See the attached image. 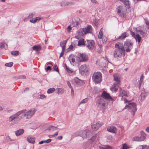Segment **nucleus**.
I'll return each mask as SVG.
<instances>
[{"label": "nucleus", "instance_id": "64", "mask_svg": "<svg viewBox=\"0 0 149 149\" xmlns=\"http://www.w3.org/2000/svg\"><path fill=\"white\" fill-rule=\"evenodd\" d=\"M46 70H51V67L50 66H48L46 69Z\"/></svg>", "mask_w": 149, "mask_h": 149}, {"label": "nucleus", "instance_id": "14", "mask_svg": "<svg viewBox=\"0 0 149 149\" xmlns=\"http://www.w3.org/2000/svg\"><path fill=\"white\" fill-rule=\"evenodd\" d=\"M79 58V61L83 62L87 61L88 59V56L84 53H80L78 55Z\"/></svg>", "mask_w": 149, "mask_h": 149}, {"label": "nucleus", "instance_id": "43", "mask_svg": "<svg viewBox=\"0 0 149 149\" xmlns=\"http://www.w3.org/2000/svg\"><path fill=\"white\" fill-rule=\"evenodd\" d=\"M102 28L99 32V35H98V38L100 39H101L102 38L103 35L102 32Z\"/></svg>", "mask_w": 149, "mask_h": 149}, {"label": "nucleus", "instance_id": "53", "mask_svg": "<svg viewBox=\"0 0 149 149\" xmlns=\"http://www.w3.org/2000/svg\"><path fill=\"white\" fill-rule=\"evenodd\" d=\"M0 47L1 48H3L5 46L4 43L1 42L0 43Z\"/></svg>", "mask_w": 149, "mask_h": 149}, {"label": "nucleus", "instance_id": "3", "mask_svg": "<svg viewBox=\"0 0 149 149\" xmlns=\"http://www.w3.org/2000/svg\"><path fill=\"white\" fill-rule=\"evenodd\" d=\"M124 109H128L131 112L133 116H134L137 110L136 104L134 102L129 103L128 105H126Z\"/></svg>", "mask_w": 149, "mask_h": 149}, {"label": "nucleus", "instance_id": "7", "mask_svg": "<svg viewBox=\"0 0 149 149\" xmlns=\"http://www.w3.org/2000/svg\"><path fill=\"white\" fill-rule=\"evenodd\" d=\"M91 134V132L90 130H84L80 131L77 134V136L85 139L88 137Z\"/></svg>", "mask_w": 149, "mask_h": 149}, {"label": "nucleus", "instance_id": "49", "mask_svg": "<svg viewBox=\"0 0 149 149\" xmlns=\"http://www.w3.org/2000/svg\"><path fill=\"white\" fill-rule=\"evenodd\" d=\"M53 69L54 71L57 72H58V68L56 65H55L53 67Z\"/></svg>", "mask_w": 149, "mask_h": 149}, {"label": "nucleus", "instance_id": "47", "mask_svg": "<svg viewBox=\"0 0 149 149\" xmlns=\"http://www.w3.org/2000/svg\"><path fill=\"white\" fill-rule=\"evenodd\" d=\"M88 101V99L87 98H86L83 99L80 102L81 104H84L85 103L87 102Z\"/></svg>", "mask_w": 149, "mask_h": 149}, {"label": "nucleus", "instance_id": "40", "mask_svg": "<svg viewBox=\"0 0 149 149\" xmlns=\"http://www.w3.org/2000/svg\"><path fill=\"white\" fill-rule=\"evenodd\" d=\"M79 24V22L77 21L73 22L72 24V27H76Z\"/></svg>", "mask_w": 149, "mask_h": 149}, {"label": "nucleus", "instance_id": "6", "mask_svg": "<svg viewBox=\"0 0 149 149\" xmlns=\"http://www.w3.org/2000/svg\"><path fill=\"white\" fill-rule=\"evenodd\" d=\"M146 134L143 131H141V136H135L132 139L133 141H144L146 139Z\"/></svg>", "mask_w": 149, "mask_h": 149}, {"label": "nucleus", "instance_id": "8", "mask_svg": "<svg viewBox=\"0 0 149 149\" xmlns=\"http://www.w3.org/2000/svg\"><path fill=\"white\" fill-rule=\"evenodd\" d=\"M117 13L121 17H124L126 15V10L125 7L122 6H119L117 8Z\"/></svg>", "mask_w": 149, "mask_h": 149}, {"label": "nucleus", "instance_id": "18", "mask_svg": "<svg viewBox=\"0 0 149 149\" xmlns=\"http://www.w3.org/2000/svg\"><path fill=\"white\" fill-rule=\"evenodd\" d=\"M131 34L132 36L135 38L136 41H138L139 43L141 41V37L139 36V33H136V35L134 33L131 31Z\"/></svg>", "mask_w": 149, "mask_h": 149}, {"label": "nucleus", "instance_id": "23", "mask_svg": "<svg viewBox=\"0 0 149 149\" xmlns=\"http://www.w3.org/2000/svg\"><path fill=\"white\" fill-rule=\"evenodd\" d=\"M35 138L31 136H29L27 138V140L28 141L31 143H35Z\"/></svg>", "mask_w": 149, "mask_h": 149}, {"label": "nucleus", "instance_id": "33", "mask_svg": "<svg viewBox=\"0 0 149 149\" xmlns=\"http://www.w3.org/2000/svg\"><path fill=\"white\" fill-rule=\"evenodd\" d=\"M32 48L33 50L38 51L41 50V47L39 45H37L33 46Z\"/></svg>", "mask_w": 149, "mask_h": 149}, {"label": "nucleus", "instance_id": "38", "mask_svg": "<svg viewBox=\"0 0 149 149\" xmlns=\"http://www.w3.org/2000/svg\"><path fill=\"white\" fill-rule=\"evenodd\" d=\"M84 45V40L83 39H81L79 40L78 45L80 46Z\"/></svg>", "mask_w": 149, "mask_h": 149}, {"label": "nucleus", "instance_id": "51", "mask_svg": "<svg viewBox=\"0 0 149 149\" xmlns=\"http://www.w3.org/2000/svg\"><path fill=\"white\" fill-rule=\"evenodd\" d=\"M64 90L63 89L61 88H58V93L59 94L60 93H63L64 92Z\"/></svg>", "mask_w": 149, "mask_h": 149}, {"label": "nucleus", "instance_id": "26", "mask_svg": "<svg viewBox=\"0 0 149 149\" xmlns=\"http://www.w3.org/2000/svg\"><path fill=\"white\" fill-rule=\"evenodd\" d=\"M24 132V130L23 129H20L15 132V134L17 136H18L22 134Z\"/></svg>", "mask_w": 149, "mask_h": 149}, {"label": "nucleus", "instance_id": "46", "mask_svg": "<svg viewBox=\"0 0 149 149\" xmlns=\"http://www.w3.org/2000/svg\"><path fill=\"white\" fill-rule=\"evenodd\" d=\"M129 148L128 145L125 143L123 144V147L122 149H127Z\"/></svg>", "mask_w": 149, "mask_h": 149}, {"label": "nucleus", "instance_id": "50", "mask_svg": "<svg viewBox=\"0 0 149 149\" xmlns=\"http://www.w3.org/2000/svg\"><path fill=\"white\" fill-rule=\"evenodd\" d=\"M107 40V38L106 37H104L102 39V42L104 43H105Z\"/></svg>", "mask_w": 149, "mask_h": 149}, {"label": "nucleus", "instance_id": "22", "mask_svg": "<svg viewBox=\"0 0 149 149\" xmlns=\"http://www.w3.org/2000/svg\"><path fill=\"white\" fill-rule=\"evenodd\" d=\"M114 80L116 81V83L120 84V77L119 74H115L113 75Z\"/></svg>", "mask_w": 149, "mask_h": 149}, {"label": "nucleus", "instance_id": "19", "mask_svg": "<svg viewBox=\"0 0 149 149\" xmlns=\"http://www.w3.org/2000/svg\"><path fill=\"white\" fill-rule=\"evenodd\" d=\"M120 84H118L117 83H115L113 84L112 86L110 88V90L113 92L117 91L118 88V85H120Z\"/></svg>", "mask_w": 149, "mask_h": 149}, {"label": "nucleus", "instance_id": "15", "mask_svg": "<svg viewBox=\"0 0 149 149\" xmlns=\"http://www.w3.org/2000/svg\"><path fill=\"white\" fill-rule=\"evenodd\" d=\"M103 124V123L99 121L96 124H93L91 126V128L94 130L96 131L98 130L99 127H100Z\"/></svg>", "mask_w": 149, "mask_h": 149}, {"label": "nucleus", "instance_id": "55", "mask_svg": "<svg viewBox=\"0 0 149 149\" xmlns=\"http://www.w3.org/2000/svg\"><path fill=\"white\" fill-rule=\"evenodd\" d=\"M67 84L70 88H72V87L69 81H67Z\"/></svg>", "mask_w": 149, "mask_h": 149}, {"label": "nucleus", "instance_id": "4", "mask_svg": "<svg viewBox=\"0 0 149 149\" xmlns=\"http://www.w3.org/2000/svg\"><path fill=\"white\" fill-rule=\"evenodd\" d=\"M92 30V26L88 25L86 27L80 29L79 30V33L81 36H84L88 33H91Z\"/></svg>", "mask_w": 149, "mask_h": 149}, {"label": "nucleus", "instance_id": "13", "mask_svg": "<svg viewBox=\"0 0 149 149\" xmlns=\"http://www.w3.org/2000/svg\"><path fill=\"white\" fill-rule=\"evenodd\" d=\"M80 72L82 74H86L89 70L88 66L85 64L82 65L79 68Z\"/></svg>", "mask_w": 149, "mask_h": 149}, {"label": "nucleus", "instance_id": "56", "mask_svg": "<svg viewBox=\"0 0 149 149\" xmlns=\"http://www.w3.org/2000/svg\"><path fill=\"white\" fill-rule=\"evenodd\" d=\"M73 27H72V24L70 25H69L68 27V32H70V30L72 29V28Z\"/></svg>", "mask_w": 149, "mask_h": 149}, {"label": "nucleus", "instance_id": "25", "mask_svg": "<svg viewBox=\"0 0 149 149\" xmlns=\"http://www.w3.org/2000/svg\"><path fill=\"white\" fill-rule=\"evenodd\" d=\"M41 19V18L39 17H36L35 18H32L30 20V22L31 23L34 24L36 22H39Z\"/></svg>", "mask_w": 149, "mask_h": 149}, {"label": "nucleus", "instance_id": "60", "mask_svg": "<svg viewBox=\"0 0 149 149\" xmlns=\"http://www.w3.org/2000/svg\"><path fill=\"white\" fill-rule=\"evenodd\" d=\"M71 94L72 95L74 96V89H73V88H71Z\"/></svg>", "mask_w": 149, "mask_h": 149}, {"label": "nucleus", "instance_id": "37", "mask_svg": "<svg viewBox=\"0 0 149 149\" xmlns=\"http://www.w3.org/2000/svg\"><path fill=\"white\" fill-rule=\"evenodd\" d=\"M97 136V134H95L92 137V138L90 139V141H91V143H92L93 141H95V140L96 139Z\"/></svg>", "mask_w": 149, "mask_h": 149}, {"label": "nucleus", "instance_id": "36", "mask_svg": "<svg viewBox=\"0 0 149 149\" xmlns=\"http://www.w3.org/2000/svg\"><path fill=\"white\" fill-rule=\"evenodd\" d=\"M11 54L13 55L17 56L19 54V52L17 51H14L11 52Z\"/></svg>", "mask_w": 149, "mask_h": 149}, {"label": "nucleus", "instance_id": "5", "mask_svg": "<svg viewBox=\"0 0 149 149\" xmlns=\"http://www.w3.org/2000/svg\"><path fill=\"white\" fill-rule=\"evenodd\" d=\"M102 77V74L100 72H96L93 74L92 77V80L96 84H98L101 82Z\"/></svg>", "mask_w": 149, "mask_h": 149}, {"label": "nucleus", "instance_id": "54", "mask_svg": "<svg viewBox=\"0 0 149 149\" xmlns=\"http://www.w3.org/2000/svg\"><path fill=\"white\" fill-rule=\"evenodd\" d=\"M91 2L93 3L96 4H98V2L96 0H91Z\"/></svg>", "mask_w": 149, "mask_h": 149}, {"label": "nucleus", "instance_id": "52", "mask_svg": "<svg viewBox=\"0 0 149 149\" xmlns=\"http://www.w3.org/2000/svg\"><path fill=\"white\" fill-rule=\"evenodd\" d=\"M71 45H72V46H73V47H74L77 45V43L76 42L74 41L72 43Z\"/></svg>", "mask_w": 149, "mask_h": 149}, {"label": "nucleus", "instance_id": "45", "mask_svg": "<svg viewBox=\"0 0 149 149\" xmlns=\"http://www.w3.org/2000/svg\"><path fill=\"white\" fill-rule=\"evenodd\" d=\"M98 45L99 47L98 52H100L102 50V45L99 44H98Z\"/></svg>", "mask_w": 149, "mask_h": 149}, {"label": "nucleus", "instance_id": "21", "mask_svg": "<svg viewBox=\"0 0 149 149\" xmlns=\"http://www.w3.org/2000/svg\"><path fill=\"white\" fill-rule=\"evenodd\" d=\"M74 3L72 2H67L64 1L61 3V6H71L73 5Z\"/></svg>", "mask_w": 149, "mask_h": 149}, {"label": "nucleus", "instance_id": "42", "mask_svg": "<svg viewBox=\"0 0 149 149\" xmlns=\"http://www.w3.org/2000/svg\"><path fill=\"white\" fill-rule=\"evenodd\" d=\"M143 74H142L141 76L140 79L139 81V86H141L142 82H143Z\"/></svg>", "mask_w": 149, "mask_h": 149}, {"label": "nucleus", "instance_id": "62", "mask_svg": "<svg viewBox=\"0 0 149 149\" xmlns=\"http://www.w3.org/2000/svg\"><path fill=\"white\" fill-rule=\"evenodd\" d=\"M45 96L44 95H41L40 96V98L41 99H42L45 98Z\"/></svg>", "mask_w": 149, "mask_h": 149}, {"label": "nucleus", "instance_id": "10", "mask_svg": "<svg viewBox=\"0 0 149 149\" xmlns=\"http://www.w3.org/2000/svg\"><path fill=\"white\" fill-rule=\"evenodd\" d=\"M95 42L92 40H87L85 41V45L90 50L93 49L95 47Z\"/></svg>", "mask_w": 149, "mask_h": 149}, {"label": "nucleus", "instance_id": "17", "mask_svg": "<svg viewBox=\"0 0 149 149\" xmlns=\"http://www.w3.org/2000/svg\"><path fill=\"white\" fill-rule=\"evenodd\" d=\"M69 59L70 61L72 64H73L75 62L76 59L77 60V62H79V59L78 56L70 55Z\"/></svg>", "mask_w": 149, "mask_h": 149}, {"label": "nucleus", "instance_id": "59", "mask_svg": "<svg viewBox=\"0 0 149 149\" xmlns=\"http://www.w3.org/2000/svg\"><path fill=\"white\" fill-rule=\"evenodd\" d=\"M29 90V88L28 87L26 88L24 91L22 92V93H23L25 92V91H28Z\"/></svg>", "mask_w": 149, "mask_h": 149}, {"label": "nucleus", "instance_id": "24", "mask_svg": "<svg viewBox=\"0 0 149 149\" xmlns=\"http://www.w3.org/2000/svg\"><path fill=\"white\" fill-rule=\"evenodd\" d=\"M129 35L126 32L122 33L120 36L118 38V39L123 40L127 37Z\"/></svg>", "mask_w": 149, "mask_h": 149}, {"label": "nucleus", "instance_id": "57", "mask_svg": "<svg viewBox=\"0 0 149 149\" xmlns=\"http://www.w3.org/2000/svg\"><path fill=\"white\" fill-rule=\"evenodd\" d=\"M146 24L147 26L149 25V21L147 19H145Z\"/></svg>", "mask_w": 149, "mask_h": 149}, {"label": "nucleus", "instance_id": "28", "mask_svg": "<svg viewBox=\"0 0 149 149\" xmlns=\"http://www.w3.org/2000/svg\"><path fill=\"white\" fill-rule=\"evenodd\" d=\"M136 33H139V34H140L143 37L145 36L146 34V32L143 31L142 30H138L137 29Z\"/></svg>", "mask_w": 149, "mask_h": 149}, {"label": "nucleus", "instance_id": "35", "mask_svg": "<svg viewBox=\"0 0 149 149\" xmlns=\"http://www.w3.org/2000/svg\"><path fill=\"white\" fill-rule=\"evenodd\" d=\"M55 91V89L54 88H50L48 89L47 93L48 94L53 93Z\"/></svg>", "mask_w": 149, "mask_h": 149}, {"label": "nucleus", "instance_id": "63", "mask_svg": "<svg viewBox=\"0 0 149 149\" xmlns=\"http://www.w3.org/2000/svg\"><path fill=\"white\" fill-rule=\"evenodd\" d=\"M74 47H73V46H72V45H71L68 48V49L69 50H72Z\"/></svg>", "mask_w": 149, "mask_h": 149}, {"label": "nucleus", "instance_id": "44", "mask_svg": "<svg viewBox=\"0 0 149 149\" xmlns=\"http://www.w3.org/2000/svg\"><path fill=\"white\" fill-rule=\"evenodd\" d=\"M13 63L12 62H10L9 63H6L5 64V65L7 67H11L13 65Z\"/></svg>", "mask_w": 149, "mask_h": 149}, {"label": "nucleus", "instance_id": "27", "mask_svg": "<svg viewBox=\"0 0 149 149\" xmlns=\"http://www.w3.org/2000/svg\"><path fill=\"white\" fill-rule=\"evenodd\" d=\"M67 42V40H65L63 42L60 43V45L62 48L63 51H65V45Z\"/></svg>", "mask_w": 149, "mask_h": 149}, {"label": "nucleus", "instance_id": "12", "mask_svg": "<svg viewBox=\"0 0 149 149\" xmlns=\"http://www.w3.org/2000/svg\"><path fill=\"white\" fill-rule=\"evenodd\" d=\"M97 104L98 106L102 108L103 109H105L106 102L104 99L100 98L98 100L97 102Z\"/></svg>", "mask_w": 149, "mask_h": 149}, {"label": "nucleus", "instance_id": "11", "mask_svg": "<svg viewBox=\"0 0 149 149\" xmlns=\"http://www.w3.org/2000/svg\"><path fill=\"white\" fill-rule=\"evenodd\" d=\"M72 82L74 85L77 86H81L84 84V82L83 81L79 79L77 77H75L72 80Z\"/></svg>", "mask_w": 149, "mask_h": 149}, {"label": "nucleus", "instance_id": "32", "mask_svg": "<svg viewBox=\"0 0 149 149\" xmlns=\"http://www.w3.org/2000/svg\"><path fill=\"white\" fill-rule=\"evenodd\" d=\"M100 149H111V146L109 145H104L102 146H99Z\"/></svg>", "mask_w": 149, "mask_h": 149}, {"label": "nucleus", "instance_id": "48", "mask_svg": "<svg viewBox=\"0 0 149 149\" xmlns=\"http://www.w3.org/2000/svg\"><path fill=\"white\" fill-rule=\"evenodd\" d=\"M17 78L24 79L26 78V76L24 75H21L18 76Z\"/></svg>", "mask_w": 149, "mask_h": 149}, {"label": "nucleus", "instance_id": "2", "mask_svg": "<svg viewBox=\"0 0 149 149\" xmlns=\"http://www.w3.org/2000/svg\"><path fill=\"white\" fill-rule=\"evenodd\" d=\"M115 49L113 52V56L116 58H119L125 55V49L122 43L117 42L115 45Z\"/></svg>", "mask_w": 149, "mask_h": 149}, {"label": "nucleus", "instance_id": "29", "mask_svg": "<svg viewBox=\"0 0 149 149\" xmlns=\"http://www.w3.org/2000/svg\"><path fill=\"white\" fill-rule=\"evenodd\" d=\"M58 129L57 127H54L52 125H50L48 127V129L49 130L52 131L56 130Z\"/></svg>", "mask_w": 149, "mask_h": 149}, {"label": "nucleus", "instance_id": "9", "mask_svg": "<svg viewBox=\"0 0 149 149\" xmlns=\"http://www.w3.org/2000/svg\"><path fill=\"white\" fill-rule=\"evenodd\" d=\"M133 43L129 40H127L125 42L124 48H125V51L126 52H129L132 49Z\"/></svg>", "mask_w": 149, "mask_h": 149}, {"label": "nucleus", "instance_id": "61", "mask_svg": "<svg viewBox=\"0 0 149 149\" xmlns=\"http://www.w3.org/2000/svg\"><path fill=\"white\" fill-rule=\"evenodd\" d=\"M65 51H63V50H62V52L60 54V55L59 58H60L61 57H62L64 55V52Z\"/></svg>", "mask_w": 149, "mask_h": 149}, {"label": "nucleus", "instance_id": "16", "mask_svg": "<svg viewBox=\"0 0 149 149\" xmlns=\"http://www.w3.org/2000/svg\"><path fill=\"white\" fill-rule=\"evenodd\" d=\"M102 97L106 100H112L113 99L110 95L109 93H107L105 91H103L102 95Z\"/></svg>", "mask_w": 149, "mask_h": 149}, {"label": "nucleus", "instance_id": "41", "mask_svg": "<svg viewBox=\"0 0 149 149\" xmlns=\"http://www.w3.org/2000/svg\"><path fill=\"white\" fill-rule=\"evenodd\" d=\"M36 14L35 13L33 12L29 14L28 16V18H32Z\"/></svg>", "mask_w": 149, "mask_h": 149}, {"label": "nucleus", "instance_id": "58", "mask_svg": "<svg viewBox=\"0 0 149 149\" xmlns=\"http://www.w3.org/2000/svg\"><path fill=\"white\" fill-rule=\"evenodd\" d=\"M51 141V139H49L45 141V143H48Z\"/></svg>", "mask_w": 149, "mask_h": 149}, {"label": "nucleus", "instance_id": "39", "mask_svg": "<svg viewBox=\"0 0 149 149\" xmlns=\"http://www.w3.org/2000/svg\"><path fill=\"white\" fill-rule=\"evenodd\" d=\"M65 68L66 70L68 72L71 73L73 72V70L72 69L69 68L68 67H67L66 65H65Z\"/></svg>", "mask_w": 149, "mask_h": 149}, {"label": "nucleus", "instance_id": "30", "mask_svg": "<svg viewBox=\"0 0 149 149\" xmlns=\"http://www.w3.org/2000/svg\"><path fill=\"white\" fill-rule=\"evenodd\" d=\"M147 95L146 92L143 91L141 93V100L142 101H143L145 99Z\"/></svg>", "mask_w": 149, "mask_h": 149}, {"label": "nucleus", "instance_id": "20", "mask_svg": "<svg viewBox=\"0 0 149 149\" xmlns=\"http://www.w3.org/2000/svg\"><path fill=\"white\" fill-rule=\"evenodd\" d=\"M107 130L110 132L116 133L117 132V129L113 126H111L107 128Z\"/></svg>", "mask_w": 149, "mask_h": 149}, {"label": "nucleus", "instance_id": "31", "mask_svg": "<svg viewBox=\"0 0 149 149\" xmlns=\"http://www.w3.org/2000/svg\"><path fill=\"white\" fill-rule=\"evenodd\" d=\"M119 96L120 97H123V96L126 97H127V95L126 91H120Z\"/></svg>", "mask_w": 149, "mask_h": 149}, {"label": "nucleus", "instance_id": "1", "mask_svg": "<svg viewBox=\"0 0 149 149\" xmlns=\"http://www.w3.org/2000/svg\"><path fill=\"white\" fill-rule=\"evenodd\" d=\"M36 110L33 109L26 111L25 109H24L18 111L16 113L11 116L9 118L8 120L11 122L15 118H17L18 121L23 117L26 116V118L28 119L31 118L34 114Z\"/></svg>", "mask_w": 149, "mask_h": 149}, {"label": "nucleus", "instance_id": "34", "mask_svg": "<svg viewBox=\"0 0 149 149\" xmlns=\"http://www.w3.org/2000/svg\"><path fill=\"white\" fill-rule=\"evenodd\" d=\"M122 3H123L126 6H129V5L128 0H119Z\"/></svg>", "mask_w": 149, "mask_h": 149}]
</instances>
